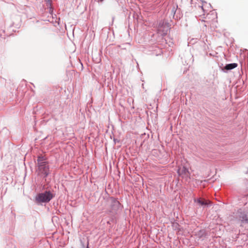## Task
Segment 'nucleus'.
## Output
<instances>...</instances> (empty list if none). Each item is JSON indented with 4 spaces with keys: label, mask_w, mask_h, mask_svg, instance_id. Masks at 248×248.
I'll list each match as a JSON object with an SVG mask.
<instances>
[{
    "label": "nucleus",
    "mask_w": 248,
    "mask_h": 248,
    "mask_svg": "<svg viewBox=\"0 0 248 248\" xmlns=\"http://www.w3.org/2000/svg\"><path fill=\"white\" fill-rule=\"evenodd\" d=\"M194 201L200 206H206L208 205V202L202 198L194 199Z\"/></svg>",
    "instance_id": "7"
},
{
    "label": "nucleus",
    "mask_w": 248,
    "mask_h": 248,
    "mask_svg": "<svg viewBox=\"0 0 248 248\" xmlns=\"http://www.w3.org/2000/svg\"><path fill=\"white\" fill-rule=\"evenodd\" d=\"M179 175L181 176L183 178L187 179L189 178L190 173L188 169L184 166H179L177 170Z\"/></svg>",
    "instance_id": "5"
},
{
    "label": "nucleus",
    "mask_w": 248,
    "mask_h": 248,
    "mask_svg": "<svg viewBox=\"0 0 248 248\" xmlns=\"http://www.w3.org/2000/svg\"><path fill=\"white\" fill-rule=\"evenodd\" d=\"M104 0H100V1H103Z\"/></svg>",
    "instance_id": "13"
},
{
    "label": "nucleus",
    "mask_w": 248,
    "mask_h": 248,
    "mask_svg": "<svg viewBox=\"0 0 248 248\" xmlns=\"http://www.w3.org/2000/svg\"><path fill=\"white\" fill-rule=\"evenodd\" d=\"M237 66V64L236 63H232L226 64L224 67V69L227 71L232 70Z\"/></svg>",
    "instance_id": "8"
},
{
    "label": "nucleus",
    "mask_w": 248,
    "mask_h": 248,
    "mask_svg": "<svg viewBox=\"0 0 248 248\" xmlns=\"http://www.w3.org/2000/svg\"><path fill=\"white\" fill-rule=\"evenodd\" d=\"M37 161L38 166L46 162L44 161V157L43 156H39L37 159Z\"/></svg>",
    "instance_id": "10"
},
{
    "label": "nucleus",
    "mask_w": 248,
    "mask_h": 248,
    "mask_svg": "<svg viewBox=\"0 0 248 248\" xmlns=\"http://www.w3.org/2000/svg\"><path fill=\"white\" fill-rule=\"evenodd\" d=\"M197 235L199 238H202L205 236L206 232L204 230H201L198 232Z\"/></svg>",
    "instance_id": "9"
},
{
    "label": "nucleus",
    "mask_w": 248,
    "mask_h": 248,
    "mask_svg": "<svg viewBox=\"0 0 248 248\" xmlns=\"http://www.w3.org/2000/svg\"><path fill=\"white\" fill-rule=\"evenodd\" d=\"M113 204H114V205L118 206L120 204V203L118 201L114 200H113Z\"/></svg>",
    "instance_id": "11"
},
{
    "label": "nucleus",
    "mask_w": 248,
    "mask_h": 248,
    "mask_svg": "<svg viewBox=\"0 0 248 248\" xmlns=\"http://www.w3.org/2000/svg\"><path fill=\"white\" fill-rule=\"evenodd\" d=\"M39 169L41 172L45 175V177H46L49 174V168L46 162L38 166Z\"/></svg>",
    "instance_id": "6"
},
{
    "label": "nucleus",
    "mask_w": 248,
    "mask_h": 248,
    "mask_svg": "<svg viewBox=\"0 0 248 248\" xmlns=\"http://www.w3.org/2000/svg\"><path fill=\"white\" fill-rule=\"evenodd\" d=\"M83 248H84V245H83ZM86 248H89V246H88V243L87 244V246Z\"/></svg>",
    "instance_id": "12"
},
{
    "label": "nucleus",
    "mask_w": 248,
    "mask_h": 248,
    "mask_svg": "<svg viewBox=\"0 0 248 248\" xmlns=\"http://www.w3.org/2000/svg\"><path fill=\"white\" fill-rule=\"evenodd\" d=\"M208 5L206 2L198 4L195 7L194 10L195 16L196 17H200L199 19L202 21H205L203 20V18H205V15L207 12V10L205 9L206 6Z\"/></svg>",
    "instance_id": "2"
},
{
    "label": "nucleus",
    "mask_w": 248,
    "mask_h": 248,
    "mask_svg": "<svg viewBox=\"0 0 248 248\" xmlns=\"http://www.w3.org/2000/svg\"><path fill=\"white\" fill-rule=\"evenodd\" d=\"M235 216L242 223H248V208L245 207L238 209Z\"/></svg>",
    "instance_id": "3"
},
{
    "label": "nucleus",
    "mask_w": 248,
    "mask_h": 248,
    "mask_svg": "<svg viewBox=\"0 0 248 248\" xmlns=\"http://www.w3.org/2000/svg\"><path fill=\"white\" fill-rule=\"evenodd\" d=\"M54 197V195L50 191H46L36 195L35 197V202L39 204L41 203H47Z\"/></svg>",
    "instance_id": "1"
},
{
    "label": "nucleus",
    "mask_w": 248,
    "mask_h": 248,
    "mask_svg": "<svg viewBox=\"0 0 248 248\" xmlns=\"http://www.w3.org/2000/svg\"><path fill=\"white\" fill-rule=\"evenodd\" d=\"M170 29L169 24L165 22L163 20H160L157 27L158 32L162 36L166 35Z\"/></svg>",
    "instance_id": "4"
}]
</instances>
